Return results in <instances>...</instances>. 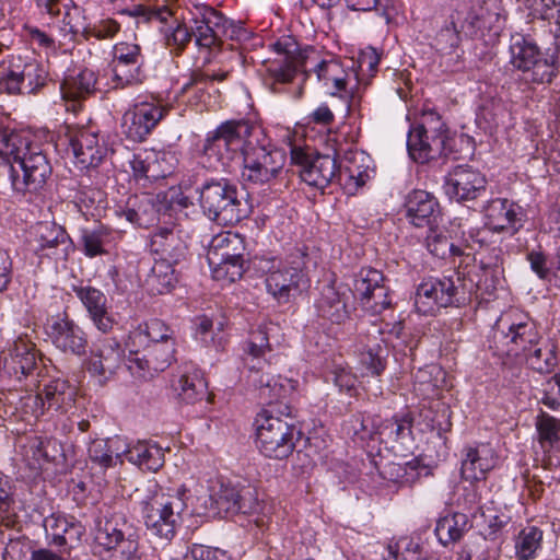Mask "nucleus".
<instances>
[{"label": "nucleus", "instance_id": "19", "mask_svg": "<svg viewBox=\"0 0 560 560\" xmlns=\"http://www.w3.org/2000/svg\"><path fill=\"white\" fill-rule=\"evenodd\" d=\"M70 289L81 302L94 327L103 334L110 332L116 320L110 313L112 306L106 294L101 289L92 285L90 279L77 278L70 284Z\"/></svg>", "mask_w": 560, "mask_h": 560}, {"label": "nucleus", "instance_id": "39", "mask_svg": "<svg viewBox=\"0 0 560 560\" xmlns=\"http://www.w3.org/2000/svg\"><path fill=\"white\" fill-rule=\"evenodd\" d=\"M126 458L142 470L158 471L164 465V451L152 441H138L124 451Z\"/></svg>", "mask_w": 560, "mask_h": 560}, {"label": "nucleus", "instance_id": "59", "mask_svg": "<svg viewBox=\"0 0 560 560\" xmlns=\"http://www.w3.org/2000/svg\"><path fill=\"white\" fill-rule=\"evenodd\" d=\"M179 160L175 151L170 149L155 150L152 149V180L166 178L176 170Z\"/></svg>", "mask_w": 560, "mask_h": 560}, {"label": "nucleus", "instance_id": "48", "mask_svg": "<svg viewBox=\"0 0 560 560\" xmlns=\"http://www.w3.org/2000/svg\"><path fill=\"white\" fill-rule=\"evenodd\" d=\"M115 14L126 15L135 19V27L139 30L141 25H150L153 21L166 23L168 16L173 14L166 5L152 8L142 3L132 4L130 7L116 9Z\"/></svg>", "mask_w": 560, "mask_h": 560}, {"label": "nucleus", "instance_id": "1", "mask_svg": "<svg viewBox=\"0 0 560 560\" xmlns=\"http://www.w3.org/2000/svg\"><path fill=\"white\" fill-rule=\"evenodd\" d=\"M161 33L166 47L176 57L182 56L194 42L197 49L205 52L203 66L211 63L223 49L224 38L236 43L242 49H246L250 40L261 43L243 21L230 19L207 3H195L187 18L175 19L171 25L162 27Z\"/></svg>", "mask_w": 560, "mask_h": 560}, {"label": "nucleus", "instance_id": "54", "mask_svg": "<svg viewBox=\"0 0 560 560\" xmlns=\"http://www.w3.org/2000/svg\"><path fill=\"white\" fill-rule=\"evenodd\" d=\"M44 527L48 536L51 537V544L57 547H65L68 544L67 535L75 532L77 538L82 533L79 524L70 523L65 516L51 514L44 521Z\"/></svg>", "mask_w": 560, "mask_h": 560}, {"label": "nucleus", "instance_id": "10", "mask_svg": "<svg viewBox=\"0 0 560 560\" xmlns=\"http://www.w3.org/2000/svg\"><path fill=\"white\" fill-rule=\"evenodd\" d=\"M94 541L97 547L121 560H136L139 550V529L121 511L108 504L97 508Z\"/></svg>", "mask_w": 560, "mask_h": 560}, {"label": "nucleus", "instance_id": "4", "mask_svg": "<svg viewBox=\"0 0 560 560\" xmlns=\"http://www.w3.org/2000/svg\"><path fill=\"white\" fill-rule=\"evenodd\" d=\"M308 250V246L301 243L289 248L283 258L271 255L255 256L254 265L266 275V292L278 305L294 302L310 289Z\"/></svg>", "mask_w": 560, "mask_h": 560}, {"label": "nucleus", "instance_id": "32", "mask_svg": "<svg viewBox=\"0 0 560 560\" xmlns=\"http://www.w3.org/2000/svg\"><path fill=\"white\" fill-rule=\"evenodd\" d=\"M497 456L489 444H479L475 447L468 446L464 450L462 460V476L465 480L480 481L486 474L494 468Z\"/></svg>", "mask_w": 560, "mask_h": 560}, {"label": "nucleus", "instance_id": "21", "mask_svg": "<svg viewBox=\"0 0 560 560\" xmlns=\"http://www.w3.org/2000/svg\"><path fill=\"white\" fill-rule=\"evenodd\" d=\"M65 137L77 163L82 167H97L105 154V148L98 144V128L88 126H65Z\"/></svg>", "mask_w": 560, "mask_h": 560}, {"label": "nucleus", "instance_id": "31", "mask_svg": "<svg viewBox=\"0 0 560 560\" xmlns=\"http://www.w3.org/2000/svg\"><path fill=\"white\" fill-rule=\"evenodd\" d=\"M46 334L58 350H81L86 346L84 331L65 317H51L45 325Z\"/></svg>", "mask_w": 560, "mask_h": 560}, {"label": "nucleus", "instance_id": "45", "mask_svg": "<svg viewBox=\"0 0 560 560\" xmlns=\"http://www.w3.org/2000/svg\"><path fill=\"white\" fill-rule=\"evenodd\" d=\"M430 133H422L421 141H417L416 127L409 126L407 133V151L409 158L418 164H428L432 161H436L445 153V143H439L436 152L430 149L433 142Z\"/></svg>", "mask_w": 560, "mask_h": 560}, {"label": "nucleus", "instance_id": "29", "mask_svg": "<svg viewBox=\"0 0 560 560\" xmlns=\"http://www.w3.org/2000/svg\"><path fill=\"white\" fill-rule=\"evenodd\" d=\"M538 442L542 450V467L551 469L560 466V420L545 411L536 417Z\"/></svg>", "mask_w": 560, "mask_h": 560}, {"label": "nucleus", "instance_id": "15", "mask_svg": "<svg viewBox=\"0 0 560 560\" xmlns=\"http://www.w3.org/2000/svg\"><path fill=\"white\" fill-rule=\"evenodd\" d=\"M211 508L223 517L252 515L259 511L257 490L241 483L220 482L210 493Z\"/></svg>", "mask_w": 560, "mask_h": 560}, {"label": "nucleus", "instance_id": "13", "mask_svg": "<svg viewBox=\"0 0 560 560\" xmlns=\"http://www.w3.org/2000/svg\"><path fill=\"white\" fill-rule=\"evenodd\" d=\"M501 0H470L465 10L456 9L463 34L472 39L497 43L504 27Z\"/></svg>", "mask_w": 560, "mask_h": 560}, {"label": "nucleus", "instance_id": "64", "mask_svg": "<svg viewBox=\"0 0 560 560\" xmlns=\"http://www.w3.org/2000/svg\"><path fill=\"white\" fill-rule=\"evenodd\" d=\"M494 233L490 226L485 224L482 228H471L467 233H463V240L466 247L480 250L491 246L492 242L490 238Z\"/></svg>", "mask_w": 560, "mask_h": 560}, {"label": "nucleus", "instance_id": "18", "mask_svg": "<svg viewBox=\"0 0 560 560\" xmlns=\"http://www.w3.org/2000/svg\"><path fill=\"white\" fill-rule=\"evenodd\" d=\"M388 279L372 267H363L357 273L353 289L361 306L373 315L381 314L392 306Z\"/></svg>", "mask_w": 560, "mask_h": 560}, {"label": "nucleus", "instance_id": "30", "mask_svg": "<svg viewBox=\"0 0 560 560\" xmlns=\"http://www.w3.org/2000/svg\"><path fill=\"white\" fill-rule=\"evenodd\" d=\"M257 392V398L266 408H279L283 410L284 399L289 398L295 390L298 382L282 376L260 375L253 378Z\"/></svg>", "mask_w": 560, "mask_h": 560}, {"label": "nucleus", "instance_id": "11", "mask_svg": "<svg viewBox=\"0 0 560 560\" xmlns=\"http://www.w3.org/2000/svg\"><path fill=\"white\" fill-rule=\"evenodd\" d=\"M196 192L202 213L213 222L235 225L248 217L237 186L228 178H206Z\"/></svg>", "mask_w": 560, "mask_h": 560}, {"label": "nucleus", "instance_id": "46", "mask_svg": "<svg viewBox=\"0 0 560 560\" xmlns=\"http://www.w3.org/2000/svg\"><path fill=\"white\" fill-rule=\"evenodd\" d=\"M27 60L21 56H11L8 65L0 70V92L8 95H23L24 74Z\"/></svg>", "mask_w": 560, "mask_h": 560}, {"label": "nucleus", "instance_id": "6", "mask_svg": "<svg viewBox=\"0 0 560 560\" xmlns=\"http://www.w3.org/2000/svg\"><path fill=\"white\" fill-rule=\"evenodd\" d=\"M191 205L180 188L171 187L158 194L130 195L124 205L116 207L115 213L138 228L149 229L175 223L178 213Z\"/></svg>", "mask_w": 560, "mask_h": 560}, {"label": "nucleus", "instance_id": "17", "mask_svg": "<svg viewBox=\"0 0 560 560\" xmlns=\"http://www.w3.org/2000/svg\"><path fill=\"white\" fill-rule=\"evenodd\" d=\"M442 188L450 201L466 206L486 194L488 180L478 168L462 164L444 176Z\"/></svg>", "mask_w": 560, "mask_h": 560}, {"label": "nucleus", "instance_id": "34", "mask_svg": "<svg viewBox=\"0 0 560 560\" xmlns=\"http://www.w3.org/2000/svg\"><path fill=\"white\" fill-rule=\"evenodd\" d=\"M526 260L539 280L548 282L555 280V287L560 289V240L556 242L553 254H547L541 246H538L527 250Z\"/></svg>", "mask_w": 560, "mask_h": 560}, {"label": "nucleus", "instance_id": "53", "mask_svg": "<svg viewBox=\"0 0 560 560\" xmlns=\"http://www.w3.org/2000/svg\"><path fill=\"white\" fill-rule=\"evenodd\" d=\"M498 332H500L504 339H508L505 342L506 346L514 343L520 350H530V347L538 340V334L534 325L528 322L511 323L508 326L506 332L503 329H498L495 331V338Z\"/></svg>", "mask_w": 560, "mask_h": 560}, {"label": "nucleus", "instance_id": "7", "mask_svg": "<svg viewBox=\"0 0 560 560\" xmlns=\"http://www.w3.org/2000/svg\"><path fill=\"white\" fill-rule=\"evenodd\" d=\"M255 427L258 450L264 456L273 459L288 458L303 435L289 405H284L283 410L264 408L255 418Z\"/></svg>", "mask_w": 560, "mask_h": 560}, {"label": "nucleus", "instance_id": "51", "mask_svg": "<svg viewBox=\"0 0 560 560\" xmlns=\"http://www.w3.org/2000/svg\"><path fill=\"white\" fill-rule=\"evenodd\" d=\"M325 58H322L320 50L314 46L301 47L300 51L294 59V66L298 74L302 75V84L298 88L295 97H302L304 93L303 84L308 80L312 73L317 75V65L324 62Z\"/></svg>", "mask_w": 560, "mask_h": 560}, {"label": "nucleus", "instance_id": "41", "mask_svg": "<svg viewBox=\"0 0 560 560\" xmlns=\"http://www.w3.org/2000/svg\"><path fill=\"white\" fill-rule=\"evenodd\" d=\"M222 323L219 322L214 327L213 319L206 314L197 315L191 319V336L201 348L224 350L226 340L222 332Z\"/></svg>", "mask_w": 560, "mask_h": 560}, {"label": "nucleus", "instance_id": "22", "mask_svg": "<svg viewBox=\"0 0 560 560\" xmlns=\"http://www.w3.org/2000/svg\"><path fill=\"white\" fill-rule=\"evenodd\" d=\"M486 225L493 232L517 234L527 220L525 209L517 202L508 198H493L482 208Z\"/></svg>", "mask_w": 560, "mask_h": 560}, {"label": "nucleus", "instance_id": "44", "mask_svg": "<svg viewBox=\"0 0 560 560\" xmlns=\"http://www.w3.org/2000/svg\"><path fill=\"white\" fill-rule=\"evenodd\" d=\"M413 418L410 412L395 415L378 421L376 434L381 442L389 444L404 442L411 436Z\"/></svg>", "mask_w": 560, "mask_h": 560}, {"label": "nucleus", "instance_id": "52", "mask_svg": "<svg viewBox=\"0 0 560 560\" xmlns=\"http://www.w3.org/2000/svg\"><path fill=\"white\" fill-rule=\"evenodd\" d=\"M74 203L85 218L100 217L105 209L106 194L100 188L83 186L77 191Z\"/></svg>", "mask_w": 560, "mask_h": 560}, {"label": "nucleus", "instance_id": "5", "mask_svg": "<svg viewBox=\"0 0 560 560\" xmlns=\"http://www.w3.org/2000/svg\"><path fill=\"white\" fill-rule=\"evenodd\" d=\"M187 490L164 493L155 479H145L136 487L130 499L139 510L148 530L154 536L171 540L180 523V514L186 508Z\"/></svg>", "mask_w": 560, "mask_h": 560}, {"label": "nucleus", "instance_id": "25", "mask_svg": "<svg viewBox=\"0 0 560 560\" xmlns=\"http://www.w3.org/2000/svg\"><path fill=\"white\" fill-rule=\"evenodd\" d=\"M59 89L65 101L75 103L86 101L101 92L98 71L83 65L68 69Z\"/></svg>", "mask_w": 560, "mask_h": 560}, {"label": "nucleus", "instance_id": "50", "mask_svg": "<svg viewBox=\"0 0 560 560\" xmlns=\"http://www.w3.org/2000/svg\"><path fill=\"white\" fill-rule=\"evenodd\" d=\"M24 74L23 95H39L45 92L50 83H54L48 70L35 59L27 60Z\"/></svg>", "mask_w": 560, "mask_h": 560}, {"label": "nucleus", "instance_id": "55", "mask_svg": "<svg viewBox=\"0 0 560 560\" xmlns=\"http://www.w3.org/2000/svg\"><path fill=\"white\" fill-rule=\"evenodd\" d=\"M542 541V530L536 526L523 528L515 540V556L518 560H529L535 557Z\"/></svg>", "mask_w": 560, "mask_h": 560}, {"label": "nucleus", "instance_id": "8", "mask_svg": "<svg viewBox=\"0 0 560 560\" xmlns=\"http://www.w3.org/2000/svg\"><path fill=\"white\" fill-rule=\"evenodd\" d=\"M247 118L228 119L206 135L202 155L211 167L228 170L234 162H242L248 141H252L258 129Z\"/></svg>", "mask_w": 560, "mask_h": 560}, {"label": "nucleus", "instance_id": "47", "mask_svg": "<svg viewBox=\"0 0 560 560\" xmlns=\"http://www.w3.org/2000/svg\"><path fill=\"white\" fill-rule=\"evenodd\" d=\"M247 255H235L234 257L218 256V252L208 250L207 259L209 266L215 273L224 272L230 281L235 282L242 279L249 268Z\"/></svg>", "mask_w": 560, "mask_h": 560}, {"label": "nucleus", "instance_id": "28", "mask_svg": "<svg viewBox=\"0 0 560 560\" xmlns=\"http://www.w3.org/2000/svg\"><path fill=\"white\" fill-rule=\"evenodd\" d=\"M262 85L272 94H291L294 79L299 75L294 61L285 57L265 60L258 70Z\"/></svg>", "mask_w": 560, "mask_h": 560}, {"label": "nucleus", "instance_id": "60", "mask_svg": "<svg viewBox=\"0 0 560 560\" xmlns=\"http://www.w3.org/2000/svg\"><path fill=\"white\" fill-rule=\"evenodd\" d=\"M429 232L425 237V246L429 253L440 259L448 258L450 248H452L450 237L443 232H439L436 228L429 229Z\"/></svg>", "mask_w": 560, "mask_h": 560}, {"label": "nucleus", "instance_id": "24", "mask_svg": "<svg viewBox=\"0 0 560 560\" xmlns=\"http://www.w3.org/2000/svg\"><path fill=\"white\" fill-rule=\"evenodd\" d=\"M407 220L416 228H438L442 218V208L438 198L423 189H412L404 201Z\"/></svg>", "mask_w": 560, "mask_h": 560}, {"label": "nucleus", "instance_id": "37", "mask_svg": "<svg viewBox=\"0 0 560 560\" xmlns=\"http://www.w3.org/2000/svg\"><path fill=\"white\" fill-rule=\"evenodd\" d=\"M410 126L416 127V137L419 142L423 132L431 135L433 144L430 149L434 152H436L439 143H446L447 133L451 130L443 116L435 108H422Z\"/></svg>", "mask_w": 560, "mask_h": 560}, {"label": "nucleus", "instance_id": "43", "mask_svg": "<svg viewBox=\"0 0 560 560\" xmlns=\"http://www.w3.org/2000/svg\"><path fill=\"white\" fill-rule=\"evenodd\" d=\"M460 283H471V290H469V303L475 299L481 301H489L495 295L497 284L499 282L494 271L490 268H480V272H460Z\"/></svg>", "mask_w": 560, "mask_h": 560}, {"label": "nucleus", "instance_id": "58", "mask_svg": "<svg viewBox=\"0 0 560 560\" xmlns=\"http://www.w3.org/2000/svg\"><path fill=\"white\" fill-rule=\"evenodd\" d=\"M460 22L454 18V12L450 15V21L435 35V47L444 54H452L460 43Z\"/></svg>", "mask_w": 560, "mask_h": 560}, {"label": "nucleus", "instance_id": "12", "mask_svg": "<svg viewBox=\"0 0 560 560\" xmlns=\"http://www.w3.org/2000/svg\"><path fill=\"white\" fill-rule=\"evenodd\" d=\"M287 162L285 149L277 145L259 126L242 160L241 176L255 185L268 184L279 177Z\"/></svg>", "mask_w": 560, "mask_h": 560}, {"label": "nucleus", "instance_id": "62", "mask_svg": "<svg viewBox=\"0 0 560 560\" xmlns=\"http://www.w3.org/2000/svg\"><path fill=\"white\" fill-rule=\"evenodd\" d=\"M524 4L528 15L537 20H550L560 12V0H525Z\"/></svg>", "mask_w": 560, "mask_h": 560}, {"label": "nucleus", "instance_id": "14", "mask_svg": "<svg viewBox=\"0 0 560 560\" xmlns=\"http://www.w3.org/2000/svg\"><path fill=\"white\" fill-rule=\"evenodd\" d=\"M112 81L115 90L141 85L147 80L145 57L137 43L119 42L113 47Z\"/></svg>", "mask_w": 560, "mask_h": 560}, {"label": "nucleus", "instance_id": "27", "mask_svg": "<svg viewBox=\"0 0 560 560\" xmlns=\"http://www.w3.org/2000/svg\"><path fill=\"white\" fill-rule=\"evenodd\" d=\"M342 168L338 165L337 156L316 154L307 168L301 171V179L322 195L332 185H342L345 177Z\"/></svg>", "mask_w": 560, "mask_h": 560}, {"label": "nucleus", "instance_id": "49", "mask_svg": "<svg viewBox=\"0 0 560 560\" xmlns=\"http://www.w3.org/2000/svg\"><path fill=\"white\" fill-rule=\"evenodd\" d=\"M421 469H424V467L420 465L417 458L404 464L389 462L377 466L383 479L402 485L413 483L419 478Z\"/></svg>", "mask_w": 560, "mask_h": 560}, {"label": "nucleus", "instance_id": "23", "mask_svg": "<svg viewBox=\"0 0 560 560\" xmlns=\"http://www.w3.org/2000/svg\"><path fill=\"white\" fill-rule=\"evenodd\" d=\"M348 301L347 290L338 287L336 279H332L322 287L319 295L314 302L316 316L324 323L345 324L351 314Z\"/></svg>", "mask_w": 560, "mask_h": 560}, {"label": "nucleus", "instance_id": "35", "mask_svg": "<svg viewBox=\"0 0 560 560\" xmlns=\"http://www.w3.org/2000/svg\"><path fill=\"white\" fill-rule=\"evenodd\" d=\"M348 62L350 65L331 57L317 65V80L328 89L331 95L347 91L348 78L355 65L353 59H349Z\"/></svg>", "mask_w": 560, "mask_h": 560}, {"label": "nucleus", "instance_id": "9", "mask_svg": "<svg viewBox=\"0 0 560 560\" xmlns=\"http://www.w3.org/2000/svg\"><path fill=\"white\" fill-rule=\"evenodd\" d=\"M469 290L471 283H460L457 270L450 275L424 276L416 285L413 306L419 315L436 316L442 308L468 305Z\"/></svg>", "mask_w": 560, "mask_h": 560}, {"label": "nucleus", "instance_id": "36", "mask_svg": "<svg viewBox=\"0 0 560 560\" xmlns=\"http://www.w3.org/2000/svg\"><path fill=\"white\" fill-rule=\"evenodd\" d=\"M180 267L155 261L147 275L144 287L150 295L172 293L180 280Z\"/></svg>", "mask_w": 560, "mask_h": 560}, {"label": "nucleus", "instance_id": "3", "mask_svg": "<svg viewBox=\"0 0 560 560\" xmlns=\"http://www.w3.org/2000/svg\"><path fill=\"white\" fill-rule=\"evenodd\" d=\"M551 33L547 47L533 28L510 33L509 65L532 84L551 85L560 77V14Z\"/></svg>", "mask_w": 560, "mask_h": 560}, {"label": "nucleus", "instance_id": "63", "mask_svg": "<svg viewBox=\"0 0 560 560\" xmlns=\"http://www.w3.org/2000/svg\"><path fill=\"white\" fill-rule=\"evenodd\" d=\"M387 551L394 560H427L419 542L411 539L401 540L397 547L389 545Z\"/></svg>", "mask_w": 560, "mask_h": 560}, {"label": "nucleus", "instance_id": "2", "mask_svg": "<svg viewBox=\"0 0 560 560\" xmlns=\"http://www.w3.org/2000/svg\"><path fill=\"white\" fill-rule=\"evenodd\" d=\"M48 143L27 131L0 132V176L7 177L14 192L38 194L52 174Z\"/></svg>", "mask_w": 560, "mask_h": 560}, {"label": "nucleus", "instance_id": "42", "mask_svg": "<svg viewBox=\"0 0 560 560\" xmlns=\"http://www.w3.org/2000/svg\"><path fill=\"white\" fill-rule=\"evenodd\" d=\"M472 527L468 515L454 512L438 520L435 535L443 546L458 542Z\"/></svg>", "mask_w": 560, "mask_h": 560}, {"label": "nucleus", "instance_id": "16", "mask_svg": "<svg viewBox=\"0 0 560 560\" xmlns=\"http://www.w3.org/2000/svg\"><path fill=\"white\" fill-rule=\"evenodd\" d=\"M168 114V108L155 98L136 101L124 114L122 129L127 140L141 143Z\"/></svg>", "mask_w": 560, "mask_h": 560}, {"label": "nucleus", "instance_id": "38", "mask_svg": "<svg viewBox=\"0 0 560 560\" xmlns=\"http://www.w3.org/2000/svg\"><path fill=\"white\" fill-rule=\"evenodd\" d=\"M130 343L127 346H144L165 343L173 349L176 347L174 331L164 322L158 318L145 323L144 328L140 325L138 329L129 335Z\"/></svg>", "mask_w": 560, "mask_h": 560}, {"label": "nucleus", "instance_id": "61", "mask_svg": "<svg viewBox=\"0 0 560 560\" xmlns=\"http://www.w3.org/2000/svg\"><path fill=\"white\" fill-rule=\"evenodd\" d=\"M420 339L411 335V332L404 326L397 325L390 330L388 339L386 340V347L390 350H416L419 347Z\"/></svg>", "mask_w": 560, "mask_h": 560}, {"label": "nucleus", "instance_id": "33", "mask_svg": "<svg viewBox=\"0 0 560 560\" xmlns=\"http://www.w3.org/2000/svg\"><path fill=\"white\" fill-rule=\"evenodd\" d=\"M172 387L178 397L187 404L201 400L208 388L202 371L191 363L184 365L178 377L172 381Z\"/></svg>", "mask_w": 560, "mask_h": 560}, {"label": "nucleus", "instance_id": "57", "mask_svg": "<svg viewBox=\"0 0 560 560\" xmlns=\"http://www.w3.org/2000/svg\"><path fill=\"white\" fill-rule=\"evenodd\" d=\"M209 250L218 252V256L234 257L247 255L246 238L233 232H226L212 238Z\"/></svg>", "mask_w": 560, "mask_h": 560}, {"label": "nucleus", "instance_id": "20", "mask_svg": "<svg viewBox=\"0 0 560 560\" xmlns=\"http://www.w3.org/2000/svg\"><path fill=\"white\" fill-rule=\"evenodd\" d=\"M176 225L177 221L155 228L150 234L149 247L155 261L183 268L190 253L179 231L175 230Z\"/></svg>", "mask_w": 560, "mask_h": 560}, {"label": "nucleus", "instance_id": "56", "mask_svg": "<svg viewBox=\"0 0 560 560\" xmlns=\"http://www.w3.org/2000/svg\"><path fill=\"white\" fill-rule=\"evenodd\" d=\"M445 142V153L442 158L451 156L454 160H465L475 154V139L467 133H457L450 130Z\"/></svg>", "mask_w": 560, "mask_h": 560}, {"label": "nucleus", "instance_id": "26", "mask_svg": "<svg viewBox=\"0 0 560 560\" xmlns=\"http://www.w3.org/2000/svg\"><path fill=\"white\" fill-rule=\"evenodd\" d=\"M35 242L33 253L38 258L56 256V250L60 245L65 246L62 248L65 257L75 250V244L67 230L56 222L37 223L35 226Z\"/></svg>", "mask_w": 560, "mask_h": 560}, {"label": "nucleus", "instance_id": "40", "mask_svg": "<svg viewBox=\"0 0 560 560\" xmlns=\"http://www.w3.org/2000/svg\"><path fill=\"white\" fill-rule=\"evenodd\" d=\"M113 241V230L104 224L92 229L81 228L79 237V249L88 258L108 255L107 246Z\"/></svg>", "mask_w": 560, "mask_h": 560}]
</instances>
